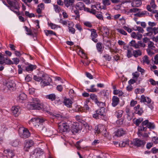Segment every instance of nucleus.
I'll list each match as a JSON object with an SVG mask.
<instances>
[{
	"label": "nucleus",
	"mask_w": 158,
	"mask_h": 158,
	"mask_svg": "<svg viewBox=\"0 0 158 158\" xmlns=\"http://www.w3.org/2000/svg\"><path fill=\"white\" fill-rule=\"evenodd\" d=\"M9 5L7 6L10 9L13 11H15V10H19L20 7L18 2L16 0H6Z\"/></svg>",
	"instance_id": "nucleus-1"
},
{
	"label": "nucleus",
	"mask_w": 158,
	"mask_h": 158,
	"mask_svg": "<svg viewBox=\"0 0 158 158\" xmlns=\"http://www.w3.org/2000/svg\"><path fill=\"white\" fill-rule=\"evenodd\" d=\"M146 30L148 32L144 34V36H151L153 34L155 35L158 33V27H154L152 28L151 27H148L146 28Z\"/></svg>",
	"instance_id": "nucleus-2"
},
{
	"label": "nucleus",
	"mask_w": 158,
	"mask_h": 158,
	"mask_svg": "<svg viewBox=\"0 0 158 158\" xmlns=\"http://www.w3.org/2000/svg\"><path fill=\"white\" fill-rule=\"evenodd\" d=\"M59 129L60 132H69L70 130L69 126L66 123H63L59 125Z\"/></svg>",
	"instance_id": "nucleus-3"
},
{
	"label": "nucleus",
	"mask_w": 158,
	"mask_h": 158,
	"mask_svg": "<svg viewBox=\"0 0 158 158\" xmlns=\"http://www.w3.org/2000/svg\"><path fill=\"white\" fill-rule=\"evenodd\" d=\"M34 144L32 140H26L24 143V150L26 152H28L29 149Z\"/></svg>",
	"instance_id": "nucleus-4"
},
{
	"label": "nucleus",
	"mask_w": 158,
	"mask_h": 158,
	"mask_svg": "<svg viewBox=\"0 0 158 158\" xmlns=\"http://www.w3.org/2000/svg\"><path fill=\"white\" fill-rule=\"evenodd\" d=\"M76 124V125H73L71 129V132L74 135L80 132L81 130V126L77 125V124Z\"/></svg>",
	"instance_id": "nucleus-5"
},
{
	"label": "nucleus",
	"mask_w": 158,
	"mask_h": 158,
	"mask_svg": "<svg viewBox=\"0 0 158 158\" xmlns=\"http://www.w3.org/2000/svg\"><path fill=\"white\" fill-rule=\"evenodd\" d=\"M8 89L10 90H13L15 86V84L12 80H9L5 84Z\"/></svg>",
	"instance_id": "nucleus-6"
},
{
	"label": "nucleus",
	"mask_w": 158,
	"mask_h": 158,
	"mask_svg": "<svg viewBox=\"0 0 158 158\" xmlns=\"http://www.w3.org/2000/svg\"><path fill=\"white\" fill-rule=\"evenodd\" d=\"M146 142L143 140H141L138 139H135L133 140L134 145L137 147H143Z\"/></svg>",
	"instance_id": "nucleus-7"
},
{
	"label": "nucleus",
	"mask_w": 158,
	"mask_h": 158,
	"mask_svg": "<svg viewBox=\"0 0 158 158\" xmlns=\"http://www.w3.org/2000/svg\"><path fill=\"white\" fill-rule=\"evenodd\" d=\"M5 156L7 158H11L15 155V153L13 150H10V149L5 150L4 151Z\"/></svg>",
	"instance_id": "nucleus-8"
},
{
	"label": "nucleus",
	"mask_w": 158,
	"mask_h": 158,
	"mask_svg": "<svg viewBox=\"0 0 158 158\" xmlns=\"http://www.w3.org/2000/svg\"><path fill=\"white\" fill-rule=\"evenodd\" d=\"M36 66L35 65H33L30 64H28V66L26 67H23V70H26L27 71H32L34 69H35Z\"/></svg>",
	"instance_id": "nucleus-9"
},
{
	"label": "nucleus",
	"mask_w": 158,
	"mask_h": 158,
	"mask_svg": "<svg viewBox=\"0 0 158 158\" xmlns=\"http://www.w3.org/2000/svg\"><path fill=\"white\" fill-rule=\"evenodd\" d=\"M90 31L91 32V37L92 38V40L94 42H97L98 41V40L95 39L98 36L96 30L94 29H92L90 30Z\"/></svg>",
	"instance_id": "nucleus-10"
},
{
	"label": "nucleus",
	"mask_w": 158,
	"mask_h": 158,
	"mask_svg": "<svg viewBox=\"0 0 158 158\" xmlns=\"http://www.w3.org/2000/svg\"><path fill=\"white\" fill-rule=\"evenodd\" d=\"M44 154V152L40 148H37L34 150L33 154L38 157L43 155Z\"/></svg>",
	"instance_id": "nucleus-11"
},
{
	"label": "nucleus",
	"mask_w": 158,
	"mask_h": 158,
	"mask_svg": "<svg viewBox=\"0 0 158 158\" xmlns=\"http://www.w3.org/2000/svg\"><path fill=\"white\" fill-rule=\"evenodd\" d=\"M30 134L29 131L27 128H24L23 130V133L20 136L21 138L24 139H26L30 137Z\"/></svg>",
	"instance_id": "nucleus-12"
},
{
	"label": "nucleus",
	"mask_w": 158,
	"mask_h": 158,
	"mask_svg": "<svg viewBox=\"0 0 158 158\" xmlns=\"http://www.w3.org/2000/svg\"><path fill=\"white\" fill-rule=\"evenodd\" d=\"M112 105L113 107L117 106L119 102V98L116 96H114L112 99Z\"/></svg>",
	"instance_id": "nucleus-13"
},
{
	"label": "nucleus",
	"mask_w": 158,
	"mask_h": 158,
	"mask_svg": "<svg viewBox=\"0 0 158 158\" xmlns=\"http://www.w3.org/2000/svg\"><path fill=\"white\" fill-rule=\"evenodd\" d=\"M75 7L76 9H78L79 10H82L83 9L84 10V8H86L85 7V5L84 3L82 2H78L77 3L75 6Z\"/></svg>",
	"instance_id": "nucleus-14"
},
{
	"label": "nucleus",
	"mask_w": 158,
	"mask_h": 158,
	"mask_svg": "<svg viewBox=\"0 0 158 158\" xmlns=\"http://www.w3.org/2000/svg\"><path fill=\"white\" fill-rule=\"evenodd\" d=\"M19 107L18 106H12L11 108V110L12 114L15 116H18L19 115Z\"/></svg>",
	"instance_id": "nucleus-15"
},
{
	"label": "nucleus",
	"mask_w": 158,
	"mask_h": 158,
	"mask_svg": "<svg viewBox=\"0 0 158 158\" xmlns=\"http://www.w3.org/2000/svg\"><path fill=\"white\" fill-rule=\"evenodd\" d=\"M126 131H124L123 129L120 128L117 130L116 131L115 135L120 137L122 136L123 135L125 134Z\"/></svg>",
	"instance_id": "nucleus-16"
},
{
	"label": "nucleus",
	"mask_w": 158,
	"mask_h": 158,
	"mask_svg": "<svg viewBox=\"0 0 158 158\" xmlns=\"http://www.w3.org/2000/svg\"><path fill=\"white\" fill-rule=\"evenodd\" d=\"M30 106L31 107L32 109H35L40 110L41 109V106H40V104H34V103H30Z\"/></svg>",
	"instance_id": "nucleus-17"
},
{
	"label": "nucleus",
	"mask_w": 158,
	"mask_h": 158,
	"mask_svg": "<svg viewBox=\"0 0 158 158\" xmlns=\"http://www.w3.org/2000/svg\"><path fill=\"white\" fill-rule=\"evenodd\" d=\"M92 8L91 9V10H90V9L88 8H84V11H86L88 12H89L90 13L92 14L93 15H95L96 14V11L95 9H94L93 8L94 7V8H96V7L95 5H93L91 7Z\"/></svg>",
	"instance_id": "nucleus-18"
},
{
	"label": "nucleus",
	"mask_w": 158,
	"mask_h": 158,
	"mask_svg": "<svg viewBox=\"0 0 158 158\" xmlns=\"http://www.w3.org/2000/svg\"><path fill=\"white\" fill-rule=\"evenodd\" d=\"M63 102L64 105L68 107H71L72 102L69 99H64Z\"/></svg>",
	"instance_id": "nucleus-19"
},
{
	"label": "nucleus",
	"mask_w": 158,
	"mask_h": 158,
	"mask_svg": "<svg viewBox=\"0 0 158 158\" xmlns=\"http://www.w3.org/2000/svg\"><path fill=\"white\" fill-rule=\"evenodd\" d=\"M104 127L102 125H99L95 127V130L96 132L99 134L104 130Z\"/></svg>",
	"instance_id": "nucleus-20"
},
{
	"label": "nucleus",
	"mask_w": 158,
	"mask_h": 158,
	"mask_svg": "<svg viewBox=\"0 0 158 158\" xmlns=\"http://www.w3.org/2000/svg\"><path fill=\"white\" fill-rule=\"evenodd\" d=\"M44 122V120L43 118H37L35 123H33V125L35 126H39L40 124L43 123Z\"/></svg>",
	"instance_id": "nucleus-21"
},
{
	"label": "nucleus",
	"mask_w": 158,
	"mask_h": 158,
	"mask_svg": "<svg viewBox=\"0 0 158 158\" xmlns=\"http://www.w3.org/2000/svg\"><path fill=\"white\" fill-rule=\"evenodd\" d=\"M41 81H51V78L46 74H43L42 75V80Z\"/></svg>",
	"instance_id": "nucleus-22"
},
{
	"label": "nucleus",
	"mask_w": 158,
	"mask_h": 158,
	"mask_svg": "<svg viewBox=\"0 0 158 158\" xmlns=\"http://www.w3.org/2000/svg\"><path fill=\"white\" fill-rule=\"evenodd\" d=\"M147 14H148V13L146 11H143L141 12L139 11L138 13H137L134 15L135 16H137L139 17H141L143 16L147 15Z\"/></svg>",
	"instance_id": "nucleus-23"
},
{
	"label": "nucleus",
	"mask_w": 158,
	"mask_h": 158,
	"mask_svg": "<svg viewBox=\"0 0 158 158\" xmlns=\"http://www.w3.org/2000/svg\"><path fill=\"white\" fill-rule=\"evenodd\" d=\"M44 4L41 3L39 4L38 6V8L37 9L36 11L38 14H40L41 12V10L43 9H44Z\"/></svg>",
	"instance_id": "nucleus-24"
},
{
	"label": "nucleus",
	"mask_w": 158,
	"mask_h": 158,
	"mask_svg": "<svg viewBox=\"0 0 158 158\" xmlns=\"http://www.w3.org/2000/svg\"><path fill=\"white\" fill-rule=\"evenodd\" d=\"M129 45L135 48H139V46L138 44L136 43L135 40H132L129 43Z\"/></svg>",
	"instance_id": "nucleus-25"
},
{
	"label": "nucleus",
	"mask_w": 158,
	"mask_h": 158,
	"mask_svg": "<svg viewBox=\"0 0 158 158\" xmlns=\"http://www.w3.org/2000/svg\"><path fill=\"white\" fill-rule=\"evenodd\" d=\"M133 55L135 57H137L138 56L141 55V51L139 50H134L133 51Z\"/></svg>",
	"instance_id": "nucleus-26"
},
{
	"label": "nucleus",
	"mask_w": 158,
	"mask_h": 158,
	"mask_svg": "<svg viewBox=\"0 0 158 158\" xmlns=\"http://www.w3.org/2000/svg\"><path fill=\"white\" fill-rule=\"evenodd\" d=\"M20 141L18 139H16L12 141L11 143V145L14 147L18 146L19 143Z\"/></svg>",
	"instance_id": "nucleus-27"
},
{
	"label": "nucleus",
	"mask_w": 158,
	"mask_h": 158,
	"mask_svg": "<svg viewBox=\"0 0 158 158\" xmlns=\"http://www.w3.org/2000/svg\"><path fill=\"white\" fill-rule=\"evenodd\" d=\"M18 98L19 100H24L27 98L26 95L23 93H21L19 95Z\"/></svg>",
	"instance_id": "nucleus-28"
},
{
	"label": "nucleus",
	"mask_w": 158,
	"mask_h": 158,
	"mask_svg": "<svg viewBox=\"0 0 158 158\" xmlns=\"http://www.w3.org/2000/svg\"><path fill=\"white\" fill-rule=\"evenodd\" d=\"M45 34L47 36L54 35H56V33L51 30H46L45 31Z\"/></svg>",
	"instance_id": "nucleus-29"
},
{
	"label": "nucleus",
	"mask_w": 158,
	"mask_h": 158,
	"mask_svg": "<svg viewBox=\"0 0 158 158\" xmlns=\"http://www.w3.org/2000/svg\"><path fill=\"white\" fill-rule=\"evenodd\" d=\"M46 98L49 99L51 100L52 101L55 100L56 99V96L54 94H51L46 96Z\"/></svg>",
	"instance_id": "nucleus-30"
},
{
	"label": "nucleus",
	"mask_w": 158,
	"mask_h": 158,
	"mask_svg": "<svg viewBox=\"0 0 158 158\" xmlns=\"http://www.w3.org/2000/svg\"><path fill=\"white\" fill-rule=\"evenodd\" d=\"M147 127L150 129H153L155 128V125L154 123L149 122Z\"/></svg>",
	"instance_id": "nucleus-31"
},
{
	"label": "nucleus",
	"mask_w": 158,
	"mask_h": 158,
	"mask_svg": "<svg viewBox=\"0 0 158 158\" xmlns=\"http://www.w3.org/2000/svg\"><path fill=\"white\" fill-rule=\"evenodd\" d=\"M4 61V63L6 64H14L13 62L7 57H5Z\"/></svg>",
	"instance_id": "nucleus-32"
},
{
	"label": "nucleus",
	"mask_w": 158,
	"mask_h": 158,
	"mask_svg": "<svg viewBox=\"0 0 158 158\" xmlns=\"http://www.w3.org/2000/svg\"><path fill=\"white\" fill-rule=\"evenodd\" d=\"M51 82V81H41L40 84L42 87H44L45 86L49 85L50 84V82Z\"/></svg>",
	"instance_id": "nucleus-33"
},
{
	"label": "nucleus",
	"mask_w": 158,
	"mask_h": 158,
	"mask_svg": "<svg viewBox=\"0 0 158 158\" xmlns=\"http://www.w3.org/2000/svg\"><path fill=\"white\" fill-rule=\"evenodd\" d=\"M143 118H140L138 119H137L135 123V124L137 126H139V124L143 121Z\"/></svg>",
	"instance_id": "nucleus-34"
},
{
	"label": "nucleus",
	"mask_w": 158,
	"mask_h": 158,
	"mask_svg": "<svg viewBox=\"0 0 158 158\" xmlns=\"http://www.w3.org/2000/svg\"><path fill=\"white\" fill-rule=\"evenodd\" d=\"M123 111L122 110H118L116 112V115L118 118H121L122 115Z\"/></svg>",
	"instance_id": "nucleus-35"
},
{
	"label": "nucleus",
	"mask_w": 158,
	"mask_h": 158,
	"mask_svg": "<svg viewBox=\"0 0 158 158\" xmlns=\"http://www.w3.org/2000/svg\"><path fill=\"white\" fill-rule=\"evenodd\" d=\"M143 62H145L146 64H148L150 63V61L148 59V57L147 56H145L143 58Z\"/></svg>",
	"instance_id": "nucleus-36"
},
{
	"label": "nucleus",
	"mask_w": 158,
	"mask_h": 158,
	"mask_svg": "<svg viewBox=\"0 0 158 158\" xmlns=\"http://www.w3.org/2000/svg\"><path fill=\"white\" fill-rule=\"evenodd\" d=\"M40 106H41V109H42L43 111H46L47 110V107H48L47 105L46 104H40Z\"/></svg>",
	"instance_id": "nucleus-37"
},
{
	"label": "nucleus",
	"mask_w": 158,
	"mask_h": 158,
	"mask_svg": "<svg viewBox=\"0 0 158 158\" xmlns=\"http://www.w3.org/2000/svg\"><path fill=\"white\" fill-rule=\"evenodd\" d=\"M31 103L39 104L40 103V102L38 98H32V101Z\"/></svg>",
	"instance_id": "nucleus-38"
},
{
	"label": "nucleus",
	"mask_w": 158,
	"mask_h": 158,
	"mask_svg": "<svg viewBox=\"0 0 158 158\" xmlns=\"http://www.w3.org/2000/svg\"><path fill=\"white\" fill-rule=\"evenodd\" d=\"M33 78L34 80L37 81H41L42 80V76L39 77L37 76L36 75H34Z\"/></svg>",
	"instance_id": "nucleus-39"
},
{
	"label": "nucleus",
	"mask_w": 158,
	"mask_h": 158,
	"mask_svg": "<svg viewBox=\"0 0 158 158\" xmlns=\"http://www.w3.org/2000/svg\"><path fill=\"white\" fill-rule=\"evenodd\" d=\"M102 3L103 4L106 6H109L110 4V0H102Z\"/></svg>",
	"instance_id": "nucleus-40"
},
{
	"label": "nucleus",
	"mask_w": 158,
	"mask_h": 158,
	"mask_svg": "<svg viewBox=\"0 0 158 158\" xmlns=\"http://www.w3.org/2000/svg\"><path fill=\"white\" fill-rule=\"evenodd\" d=\"M141 9L136 8H134L131 9L130 10V11L131 12H134L137 13H138V12Z\"/></svg>",
	"instance_id": "nucleus-41"
},
{
	"label": "nucleus",
	"mask_w": 158,
	"mask_h": 158,
	"mask_svg": "<svg viewBox=\"0 0 158 158\" xmlns=\"http://www.w3.org/2000/svg\"><path fill=\"white\" fill-rule=\"evenodd\" d=\"M117 30L118 32H119L122 35H127V33L126 32L122 29H117Z\"/></svg>",
	"instance_id": "nucleus-42"
},
{
	"label": "nucleus",
	"mask_w": 158,
	"mask_h": 158,
	"mask_svg": "<svg viewBox=\"0 0 158 158\" xmlns=\"http://www.w3.org/2000/svg\"><path fill=\"white\" fill-rule=\"evenodd\" d=\"M24 27L27 32H28L27 33V35H33V34L32 33L31 29H28V27L26 26H25Z\"/></svg>",
	"instance_id": "nucleus-43"
},
{
	"label": "nucleus",
	"mask_w": 158,
	"mask_h": 158,
	"mask_svg": "<svg viewBox=\"0 0 158 158\" xmlns=\"http://www.w3.org/2000/svg\"><path fill=\"white\" fill-rule=\"evenodd\" d=\"M102 44L101 43H98L97 44V48L98 52H101L102 49Z\"/></svg>",
	"instance_id": "nucleus-44"
},
{
	"label": "nucleus",
	"mask_w": 158,
	"mask_h": 158,
	"mask_svg": "<svg viewBox=\"0 0 158 158\" xmlns=\"http://www.w3.org/2000/svg\"><path fill=\"white\" fill-rule=\"evenodd\" d=\"M101 95L102 96H104L105 98H107V96H108V93H107L104 90H102V91H101Z\"/></svg>",
	"instance_id": "nucleus-45"
},
{
	"label": "nucleus",
	"mask_w": 158,
	"mask_h": 158,
	"mask_svg": "<svg viewBox=\"0 0 158 158\" xmlns=\"http://www.w3.org/2000/svg\"><path fill=\"white\" fill-rule=\"evenodd\" d=\"M90 98L92 100L96 101L97 100V96L94 94H91L90 95Z\"/></svg>",
	"instance_id": "nucleus-46"
},
{
	"label": "nucleus",
	"mask_w": 158,
	"mask_h": 158,
	"mask_svg": "<svg viewBox=\"0 0 158 158\" xmlns=\"http://www.w3.org/2000/svg\"><path fill=\"white\" fill-rule=\"evenodd\" d=\"M54 8L56 12L59 13L60 10V9L59 6L57 5H54Z\"/></svg>",
	"instance_id": "nucleus-47"
},
{
	"label": "nucleus",
	"mask_w": 158,
	"mask_h": 158,
	"mask_svg": "<svg viewBox=\"0 0 158 158\" xmlns=\"http://www.w3.org/2000/svg\"><path fill=\"white\" fill-rule=\"evenodd\" d=\"M142 4L140 0L136 1L135 2V6H132L134 7H139V6L141 5Z\"/></svg>",
	"instance_id": "nucleus-48"
},
{
	"label": "nucleus",
	"mask_w": 158,
	"mask_h": 158,
	"mask_svg": "<svg viewBox=\"0 0 158 158\" xmlns=\"http://www.w3.org/2000/svg\"><path fill=\"white\" fill-rule=\"evenodd\" d=\"M106 60L110 61L111 59V57L109 55L106 54L103 56Z\"/></svg>",
	"instance_id": "nucleus-49"
},
{
	"label": "nucleus",
	"mask_w": 158,
	"mask_h": 158,
	"mask_svg": "<svg viewBox=\"0 0 158 158\" xmlns=\"http://www.w3.org/2000/svg\"><path fill=\"white\" fill-rule=\"evenodd\" d=\"M148 122L149 121L148 120H146L142 122L140 126L144 127L145 126H147L148 123Z\"/></svg>",
	"instance_id": "nucleus-50"
},
{
	"label": "nucleus",
	"mask_w": 158,
	"mask_h": 158,
	"mask_svg": "<svg viewBox=\"0 0 158 158\" xmlns=\"http://www.w3.org/2000/svg\"><path fill=\"white\" fill-rule=\"evenodd\" d=\"M143 112V110L142 108H140L136 112H135L136 114H138L139 115H141Z\"/></svg>",
	"instance_id": "nucleus-51"
},
{
	"label": "nucleus",
	"mask_w": 158,
	"mask_h": 158,
	"mask_svg": "<svg viewBox=\"0 0 158 158\" xmlns=\"http://www.w3.org/2000/svg\"><path fill=\"white\" fill-rule=\"evenodd\" d=\"M74 12L76 15V17L75 18L76 19H77V18H79L80 17L78 9H77L74 11Z\"/></svg>",
	"instance_id": "nucleus-52"
},
{
	"label": "nucleus",
	"mask_w": 158,
	"mask_h": 158,
	"mask_svg": "<svg viewBox=\"0 0 158 158\" xmlns=\"http://www.w3.org/2000/svg\"><path fill=\"white\" fill-rule=\"evenodd\" d=\"M136 29L135 30H137L139 31V32L143 33L144 31L143 29L140 27H136Z\"/></svg>",
	"instance_id": "nucleus-53"
},
{
	"label": "nucleus",
	"mask_w": 158,
	"mask_h": 158,
	"mask_svg": "<svg viewBox=\"0 0 158 158\" xmlns=\"http://www.w3.org/2000/svg\"><path fill=\"white\" fill-rule=\"evenodd\" d=\"M151 151L153 154L158 153V149L155 147L153 148L152 149Z\"/></svg>",
	"instance_id": "nucleus-54"
},
{
	"label": "nucleus",
	"mask_w": 158,
	"mask_h": 158,
	"mask_svg": "<svg viewBox=\"0 0 158 158\" xmlns=\"http://www.w3.org/2000/svg\"><path fill=\"white\" fill-rule=\"evenodd\" d=\"M150 4L151 5V7L152 8L155 9L156 7V5L155 3V1L154 0H151Z\"/></svg>",
	"instance_id": "nucleus-55"
},
{
	"label": "nucleus",
	"mask_w": 158,
	"mask_h": 158,
	"mask_svg": "<svg viewBox=\"0 0 158 158\" xmlns=\"http://www.w3.org/2000/svg\"><path fill=\"white\" fill-rule=\"evenodd\" d=\"M137 44L139 46H139L143 48H144L145 46V44L144 43H142L141 41H139L138 42Z\"/></svg>",
	"instance_id": "nucleus-56"
},
{
	"label": "nucleus",
	"mask_w": 158,
	"mask_h": 158,
	"mask_svg": "<svg viewBox=\"0 0 158 158\" xmlns=\"http://www.w3.org/2000/svg\"><path fill=\"white\" fill-rule=\"evenodd\" d=\"M37 118L35 117L34 118H32L29 122V124L32 123L33 124V123L35 122Z\"/></svg>",
	"instance_id": "nucleus-57"
},
{
	"label": "nucleus",
	"mask_w": 158,
	"mask_h": 158,
	"mask_svg": "<svg viewBox=\"0 0 158 158\" xmlns=\"http://www.w3.org/2000/svg\"><path fill=\"white\" fill-rule=\"evenodd\" d=\"M81 142V140H80L79 141H77L75 144V146L78 149H80L81 148V147L80 145V143Z\"/></svg>",
	"instance_id": "nucleus-58"
},
{
	"label": "nucleus",
	"mask_w": 158,
	"mask_h": 158,
	"mask_svg": "<svg viewBox=\"0 0 158 158\" xmlns=\"http://www.w3.org/2000/svg\"><path fill=\"white\" fill-rule=\"evenodd\" d=\"M19 10H18V11L15 10V11H14V12L17 15L19 16L20 15H22L24 16V14L23 11H22L21 13L19 12Z\"/></svg>",
	"instance_id": "nucleus-59"
},
{
	"label": "nucleus",
	"mask_w": 158,
	"mask_h": 158,
	"mask_svg": "<svg viewBox=\"0 0 158 158\" xmlns=\"http://www.w3.org/2000/svg\"><path fill=\"white\" fill-rule=\"evenodd\" d=\"M69 32H71L72 34H74L75 31V29L72 27H69Z\"/></svg>",
	"instance_id": "nucleus-60"
},
{
	"label": "nucleus",
	"mask_w": 158,
	"mask_h": 158,
	"mask_svg": "<svg viewBox=\"0 0 158 158\" xmlns=\"http://www.w3.org/2000/svg\"><path fill=\"white\" fill-rule=\"evenodd\" d=\"M12 60L14 61V64L15 63L16 64H18L19 61V59L17 58H13Z\"/></svg>",
	"instance_id": "nucleus-61"
},
{
	"label": "nucleus",
	"mask_w": 158,
	"mask_h": 158,
	"mask_svg": "<svg viewBox=\"0 0 158 158\" xmlns=\"http://www.w3.org/2000/svg\"><path fill=\"white\" fill-rule=\"evenodd\" d=\"M148 24L149 25V27H151L152 28L154 26L156 25V24L154 22H149L148 23Z\"/></svg>",
	"instance_id": "nucleus-62"
},
{
	"label": "nucleus",
	"mask_w": 158,
	"mask_h": 158,
	"mask_svg": "<svg viewBox=\"0 0 158 158\" xmlns=\"http://www.w3.org/2000/svg\"><path fill=\"white\" fill-rule=\"evenodd\" d=\"M153 144L152 143L149 142L147 143L146 145V148L148 149H149L152 147Z\"/></svg>",
	"instance_id": "nucleus-63"
},
{
	"label": "nucleus",
	"mask_w": 158,
	"mask_h": 158,
	"mask_svg": "<svg viewBox=\"0 0 158 158\" xmlns=\"http://www.w3.org/2000/svg\"><path fill=\"white\" fill-rule=\"evenodd\" d=\"M154 59L155 60L154 62L155 64H158V54L154 56Z\"/></svg>",
	"instance_id": "nucleus-64"
}]
</instances>
